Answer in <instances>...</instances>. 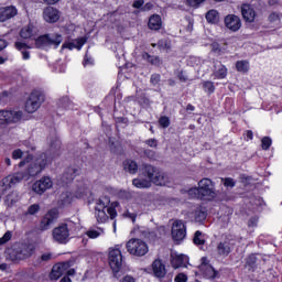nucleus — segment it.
<instances>
[{
	"mask_svg": "<svg viewBox=\"0 0 282 282\" xmlns=\"http://www.w3.org/2000/svg\"><path fill=\"white\" fill-rule=\"evenodd\" d=\"M188 281V278L184 273H180L175 278V282H186Z\"/></svg>",
	"mask_w": 282,
	"mask_h": 282,
	"instance_id": "5fc2aeb1",
	"label": "nucleus"
},
{
	"mask_svg": "<svg viewBox=\"0 0 282 282\" xmlns=\"http://www.w3.org/2000/svg\"><path fill=\"white\" fill-rule=\"evenodd\" d=\"M142 175L148 178L150 184H155V186H165L166 182H169L166 173L153 165H144Z\"/></svg>",
	"mask_w": 282,
	"mask_h": 282,
	"instance_id": "7ed1b4c3",
	"label": "nucleus"
},
{
	"mask_svg": "<svg viewBox=\"0 0 282 282\" xmlns=\"http://www.w3.org/2000/svg\"><path fill=\"white\" fill-rule=\"evenodd\" d=\"M236 69L237 72H241L242 74H246V72L250 69V63H248V61H238L236 63Z\"/></svg>",
	"mask_w": 282,
	"mask_h": 282,
	"instance_id": "72a5a7b5",
	"label": "nucleus"
},
{
	"mask_svg": "<svg viewBox=\"0 0 282 282\" xmlns=\"http://www.w3.org/2000/svg\"><path fill=\"white\" fill-rule=\"evenodd\" d=\"M53 258H54V254L46 252L40 257V261L41 263H47V261H52Z\"/></svg>",
	"mask_w": 282,
	"mask_h": 282,
	"instance_id": "de8ad7c7",
	"label": "nucleus"
},
{
	"mask_svg": "<svg viewBox=\"0 0 282 282\" xmlns=\"http://www.w3.org/2000/svg\"><path fill=\"white\" fill-rule=\"evenodd\" d=\"M105 230H102L101 228H97V229H88L86 231V235L89 239H98V237H100V235H104Z\"/></svg>",
	"mask_w": 282,
	"mask_h": 282,
	"instance_id": "473e14b6",
	"label": "nucleus"
},
{
	"mask_svg": "<svg viewBox=\"0 0 282 282\" xmlns=\"http://www.w3.org/2000/svg\"><path fill=\"white\" fill-rule=\"evenodd\" d=\"M121 282H135V279H133V276L131 275H126Z\"/></svg>",
	"mask_w": 282,
	"mask_h": 282,
	"instance_id": "338daca9",
	"label": "nucleus"
},
{
	"mask_svg": "<svg viewBox=\"0 0 282 282\" xmlns=\"http://www.w3.org/2000/svg\"><path fill=\"white\" fill-rule=\"evenodd\" d=\"M187 1V6H189L191 8H199V6H202V3H204V1L206 0H186Z\"/></svg>",
	"mask_w": 282,
	"mask_h": 282,
	"instance_id": "09e8293b",
	"label": "nucleus"
},
{
	"mask_svg": "<svg viewBox=\"0 0 282 282\" xmlns=\"http://www.w3.org/2000/svg\"><path fill=\"white\" fill-rule=\"evenodd\" d=\"M160 78H161L160 74L151 75V78H150L151 85H154V86L159 85L160 84Z\"/></svg>",
	"mask_w": 282,
	"mask_h": 282,
	"instance_id": "3c124183",
	"label": "nucleus"
},
{
	"mask_svg": "<svg viewBox=\"0 0 282 282\" xmlns=\"http://www.w3.org/2000/svg\"><path fill=\"white\" fill-rule=\"evenodd\" d=\"M254 138V134L252 133V130H247L246 131V140H252Z\"/></svg>",
	"mask_w": 282,
	"mask_h": 282,
	"instance_id": "69168bd1",
	"label": "nucleus"
},
{
	"mask_svg": "<svg viewBox=\"0 0 282 282\" xmlns=\"http://www.w3.org/2000/svg\"><path fill=\"white\" fill-rule=\"evenodd\" d=\"M225 28L230 32H239L241 30V19L235 14L225 17Z\"/></svg>",
	"mask_w": 282,
	"mask_h": 282,
	"instance_id": "dca6fc26",
	"label": "nucleus"
},
{
	"mask_svg": "<svg viewBox=\"0 0 282 282\" xmlns=\"http://www.w3.org/2000/svg\"><path fill=\"white\" fill-rule=\"evenodd\" d=\"M195 221H204L206 219V212L202 208H197L194 213Z\"/></svg>",
	"mask_w": 282,
	"mask_h": 282,
	"instance_id": "79ce46f5",
	"label": "nucleus"
},
{
	"mask_svg": "<svg viewBox=\"0 0 282 282\" xmlns=\"http://www.w3.org/2000/svg\"><path fill=\"white\" fill-rule=\"evenodd\" d=\"M43 19L46 23H56L61 19V13L54 7H46L43 10Z\"/></svg>",
	"mask_w": 282,
	"mask_h": 282,
	"instance_id": "6ab92c4d",
	"label": "nucleus"
},
{
	"mask_svg": "<svg viewBox=\"0 0 282 282\" xmlns=\"http://www.w3.org/2000/svg\"><path fill=\"white\" fill-rule=\"evenodd\" d=\"M123 170L130 175H135L138 173V163L131 159L123 161Z\"/></svg>",
	"mask_w": 282,
	"mask_h": 282,
	"instance_id": "bb28decb",
	"label": "nucleus"
},
{
	"mask_svg": "<svg viewBox=\"0 0 282 282\" xmlns=\"http://www.w3.org/2000/svg\"><path fill=\"white\" fill-rule=\"evenodd\" d=\"M76 173V171H74V169H68L66 175V182H72V180H74V177L76 175H74Z\"/></svg>",
	"mask_w": 282,
	"mask_h": 282,
	"instance_id": "864d4df0",
	"label": "nucleus"
},
{
	"mask_svg": "<svg viewBox=\"0 0 282 282\" xmlns=\"http://www.w3.org/2000/svg\"><path fill=\"white\" fill-rule=\"evenodd\" d=\"M205 19L207 23H212V25H217V23H219V11L215 9L209 10L206 13Z\"/></svg>",
	"mask_w": 282,
	"mask_h": 282,
	"instance_id": "cd10ccee",
	"label": "nucleus"
},
{
	"mask_svg": "<svg viewBox=\"0 0 282 282\" xmlns=\"http://www.w3.org/2000/svg\"><path fill=\"white\" fill-rule=\"evenodd\" d=\"M35 163L37 166L41 167L42 171H45L47 164H50V159L47 158L46 153H42L36 160Z\"/></svg>",
	"mask_w": 282,
	"mask_h": 282,
	"instance_id": "7c9ffc66",
	"label": "nucleus"
},
{
	"mask_svg": "<svg viewBox=\"0 0 282 282\" xmlns=\"http://www.w3.org/2000/svg\"><path fill=\"white\" fill-rule=\"evenodd\" d=\"M186 265H188V256L178 254L172 259V267L175 268V270H177V268H186Z\"/></svg>",
	"mask_w": 282,
	"mask_h": 282,
	"instance_id": "393cba45",
	"label": "nucleus"
},
{
	"mask_svg": "<svg viewBox=\"0 0 282 282\" xmlns=\"http://www.w3.org/2000/svg\"><path fill=\"white\" fill-rule=\"evenodd\" d=\"M69 270V264L67 262H62L53 265L50 279L52 281H58L59 278L63 276Z\"/></svg>",
	"mask_w": 282,
	"mask_h": 282,
	"instance_id": "a211bd4d",
	"label": "nucleus"
},
{
	"mask_svg": "<svg viewBox=\"0 0 282 282\" xmlns=\"http://www.w3.org/2000/svg\"><path fill=\"white\" fill-rule=\"evenodd\" d=\"M224 186H227L229 188H235V180L228 177V178H223Z\"/></svg>",
	"mask_w": 282,
	"mask_h": 282,
	"instance_id": "8fccbe9b",
	"label": "nucleus"
},
{
	"mask_svg": "<svg viewBox=\"0 0 282 282\" xmlns=\"http://www.w3.org/2000/svg\"><path fill=\"white\" fill-rule=\"evenodd\" d=\"M41 212V205L39 204H32L28 207L26 212L24 213L25 216L30 215V216H34V215H39V213Z\"/></svg>",
	"mask_w": 282,
	"mask_h": 282,
	"instance_id": "c9c22d12",
	"label": "nucleus"
},
{
	"mask_svg": "<svg viewBox=\"0 0 282 282\" xmlns=\"http://www.w3.org/2000/svg\"><path fill=\"white\" fill-rule=\"evenodd\" d=\"M7 254L11 261L15 263L25 261L34 254V246L32 245H14L13 248L7 250Z\"/></svg>",
	"mask_w": 282,
	"mask_h": 282,
	"instance_id": "20e7f679",
	"label": "nucleus"
},
{
	"mask_svg": "<svg viewBox=\"0 0 282 282\" xmlns=\"http://www.w3.org/2000/svg\"><path fill=\"white\" fill-rule=\"evenodd\" d=\"M87 43V37H78L73 42H66L62 45V50H83V45Z\"/></svg>",
	"mask_w": 282,
	"mask_h": 282,
	"instance_id": "5701e85b",
	"label": "nucleus"
},
{
	"mask_svg": "<svg viewBox=\"0 0 282 282\" xmlns=\"http://www.w3.org/2000/svg\"><path fill=\"white\" fill-rule=\"evenodd\" d=\"M62 197L64 198V199H62V205L63 206H67V204H72V200L69 199V194L68 193L63 194Z\"/></svg>",
	"mask_w": 282,
	"mask_h": 282,
	"instance_id": "6e6d98bb",
	"label": "nucleus"
},
{
	"mask_svg": "<svg viewBox=\"0 0 282 282\" xmlns=\"http://www.w3.org/2000/svg\"><path fill=\"white\" fill-rule=\"evenodd\" d=\"M15 47L20 52H22L23 61H30V51H26V50H30V46L26 43L17 42Z\"/></svg>",
	"mask_w": 282,
	"mask_h": 282,
	"instance_id": "c85d7f7f",
	"label": "nucleus"
},
{
	"mask_svg": "<svg viewBox=\"0 0 282 282\" xmlns=\"http://www.w3.org/2000/svg\"><path fill=\"white\" fill-rule=\"evenodd\" d=\"M213 76L218 80H224L228 76V68L221 63L215 64Z\"/></svg>",
	"mask_w": 282,
	"mask_h": 282,
	"instance_id": "b1692460",
	"label": "nucleus"
},
{
	"mask_svg": "<svg viewBox=\"0 0 282 282\" xmlns=\"http://www.w3.org/2000/svg\"><path fill=\"white\" fill-rule=\"evenodd\" d=\"M246 265L247 268H249V270H254L257 268V256L256 254L249 256L247 258Z\"/></svg>",
	"mask_w": 282,
	"mask_h": 282,
	"instance_id": "ea45409f",
	"label": "nucleus"
},
{
	"mask_svg": "<svg viewBox=\"0 0 282 282\" xmlns=\"http://www.w3.org/2000/svg\"><path fill=\"white\" fill-rule=\"evenodd\" d=\"M61 43H63V35L61 33H48L41 35L35 40V47L39 50L54 47L56 50Z\"/></svg>",
	"mask_w": 282,
	"mask_h": 282,
	"instance_id": "39448f33",
	"label": "nucleus"
},
{
	"mask_svg": "<svg viewBox=\"0 0 282 282\" xmlns=\"http://www.w3.org/2000/svg\"><path fill=\"white\" fill-rule=\"evenodd\" d=\"M32 160V155H28L25 161L20 162L19 166H25V164H28V162H30Z\"/></svg>",
	"mask_w": 282,
	"mask_h": 282,
	"instance_id": "774afa93",
	"label": "nucleus"
},
{
	"mask_svg": "<svg viewBox=\"0 0 282 282\" xmlns=\"http://www.w3.org/2000/svg\"><path fill=\"white\" fill-rule=\"evenodd\" d=\"M124 217H128L129 219H131V221L135 223V218L138 217L135 214L130 213V212H126L124 213Z\"/></svg>",
	"mask_w": 282,
	"mask_h": 282,
	"instance_id": "052dcab7",
	"label": "nucleus"
},
{
	"mask_svg": "<svg viewBox=\"0 0 282 282\" xmlns=\"http://www.w3.org/2000/svg\"><path fill=\"white\" fill-rule=\"evenodd\" d=\"M142 6H144V0H137L132 4V7L137 9H140Z\"/></svg>",
	"mask_w": 282,
	"mask_h": 282,
	"instance_id": "e2e57ef3",
	"label": "nucleus"
},
{
	"mask_svg": "<svg viewBox=\"0 0 282 282\" xmlns=\"http://www.w3.org/2000/svg\"><path fill=\"white\" fill-rule=\"evenodd\" d=\"M28 177V174L23 172H18L13 175H9L2 180V186H4L3 191H8L12 188V186H17L20 182H23Z\"/></svg>",
	"mask_w": 282,
	"mask_h": 282,
	"instance_id": "ddd939ff",
	"label": "nucleus"
},
{
	"mask_svg": "<svg viewBox=\"0 0 282 282\" xmlns=\"http://www.w3.org/2000/svg\"><path fill=\"white\" fill-rule=\"evenodd\" d=\"M195 246H204L206 243V239L204 238V234L202 231L197 230L194 234V239H193Z\"/></svg>",
	"mask_w": 282,
	"mask_h": 282,
	"instance_id": "e433bc0d",
	"label": "nucleus"
},
{
	"mask_svg": "<svg viewBox=\"0 0 282 282\" xmlns=\"http://www.w3.org/2000/svg\"><path fill=\"white\" fill-rule=\"evenodd\" d=\"M268 21L271 25H281V15L276 12H272L268 18Z\"/></svg>",
	"mask_w": 282,
	"mask_h": 282,
	"instance_id": "58836bf2",
	"label": "nucleus"
},
{
	"mask_svg": "<svg viewBox=\"0 0 282 282\" xmlns=\"http://www.w3.org/2000/svg\"><path fill=\"white\" fill-rule=\"evenodd\" d=\"M40 173H43V170L40 167V165H37L36 162L30 165L29 175L34 176L39 175Z\"/></svg>",
	"mask_w": 282,
	"mask_h": 282,
	"instance_id": "a19ab883",
	"label": "nucleus"
},
{
	"mask_svg": "<svg viewBox=\"0 0 282 282\" xmlns=\"http://www.w3.org/2000/svg\"><path fill=\"white\" fill-rule=\"evenodd\" d=\"M58 219V209L48 210L40 223V230H50V226Z\"/></svg>",
	"mask_w": 282,
	"mask_h": 282,
	"instance_id": "4468645a",
	"label": "nucleus"
},
{
	"mask_svg": "<svg viewBox=\"0 0 282 282\" xmlns=\"http://www.w3.org/2000/svg\"><path fill=\"white\" fill-rule=\"evenodd\" d=\"M200 274L205 276L206 279H217V271L210 263H208L207 258H202V263L199 265Z\"/></svg>",
	"mask_w": 282,
	"mask_h": 282,
	"instance_id": "2eb2a0df",
	"label": "nucleus"
},
{
	"mask_svg": "<svg viewBox=\"0 0 282 282\" xmlns=\"http://www.w3.org/2000/svg\"><path fill=\"white\" fill-rule=\"evenodd\" d=\"M12 239V231H7L3 237L0 238V246H3L4 243H8Z\"/></svg>",
	"mask_w": 282,
	"mask_h": 282,
	"instance_id": "49530a36",
	"label": "nucleus"
},
{
	"mask_svg": "<svg viewBox=\"0 0 282 282\" xmlns=\"http://www.w3.org/2000/svg\"><path fill=\"white\" fill-rule=\"evenodd\" d=\"M109 204H111V200L107 196L97 200L95 206V217L98 224H105L109 217L110 219H116V217H118V212H116V208L109 207Z\"/></svg>",
	"mask_w": 282,
	"mask_h": 282,
	"instance_id": "f03ea898",
	"label": "nucleus"
},
{
	"mask_svg": "<svg viewBox=\"0 0 282 282\" xmlns=\"http://www.w3.org/2000/svg\"><path fill=\"white\" fill-rule=\"evenodd\" d=\"M17 202H19V193L11 192L6 196L7 206H13V204H17Z\"/></svg>",
	"mask_w": 282,
	"mask_h": 282,
	"instance_id": "2f4dec72",
	"label": "nucleus"
},
{
	"mask_svg": "<svg viewBox=\"0 0 282 282\" xmlns=\"http://www.w3.org/2000/svg\"><path fill=\"white\" fill-rule=\"evenodd\" d=\"M187 195L196 199H215L217 197L215 183L210 178H203L198 182V187H192L187 191Z\"/></svg>",
	"mask_w": 282,
	"mask_h": 282,
	"instance_id": "f257e3e1",
	"label": "nucleus"
},
{
	"mask_svg": "<svg viewBox=\"0 0 282 282\" xmlns=\"http://www.w3.org/2000/svg\"><path fill=\"white\" fill-rule=\"evenodd\" d=\"M241 14L247 23H254V19H257V11H254V8L249 3L241 6Z\"/></svg>",
	"mask_w": 282,
	"mask_h": 282,
	"instance_id": "aec40b11",
	"label": "nucleus"
},
{
	"mask_svg": "<svg viewBox=\"0 0 282 282\" xmlns=\"http://www.w3.org/2000/svg\"><path fill=\"white\" fill-rule=\"evenodd\" d=\"M152 272L156 279H164L166 276V265L161 259H155L152 262Z\"/></svg>",
	"mask_w": 282,
	"mask_h": 282,
	"instance_id": "412c9836",
	"label": "nucleus"
},
{
	"mask_svg": "<svg viewBox=\"0 0 282 282\" xmlns=\"http://www.w3.org/2000/svg\"><path fill=\"white\" fill-rule=\"evenodd\" d=\"M126 249L133 257H144L149 252V245L139 238H132L126 243Z\"/></svg>",
	"mask_w": 282,
	"mask_h": 282,
	"instance_id": "423d86ee",
	"label": "nucleus"
},
{
	"mask_svg": "<svg viewBox=\"0 0 282 282\" xmlns=\"http://www.w3.org/2000/svg\"><path fill=\"white\" fill-rule=\"evenodd\" d=\"M19 14V10L14 6L0 7V23H6L10 19H14Z\"/></svg>",
	"mask_w": 282,
	"mask_h": 282,
	"instance_id": "f3484780",
	"label": "nucleus"
},
{
	"mask_svg": "<svg viewBox=\"0 0 282 282\" xmlns=\"http://www.w3.org/2000/svg\"><path fill=\"white\" fill-rule=\"evenodd\" d=\"M34 32V28L31 25L24 26L21 32H20V36L22 39H32V34Z\"/></svg>",
	"mask_w": 282,
	"mask_h": 282,
	"instance_id": "4c0bfd02",
	"label": "nucleus"
},
{
	"mask_svg": "<svg viewBox=\"0 0 282 282\" xmlns=\"http://www.w3.org/2000/svg\"><path fill=\"white\" fill-rule=\"evenodd\" d=\"M87 65H94V58L89 57L86 53L84 58V66L87 67Z\"/></svg>",
	"mask_w": 282,
	"mask_h": 282,
	"instance_id": "13d9d810",
	"label": "nucleus"
},
{
	"mask_svg": "<svg viewBox=\"0 0 282 282\" xmlns=\"http://www.w3.org/2000/svg\"><path fill=\"white\" fill-rule=\"evenodd\" d=\"M45 101V96L41 94V91L35 90L31 93L29 99L25 102V111L28 113H34L41 105Z\"/></svg>",
	"mask_w": 282,
	"mask_h": 282,
	"instance_id": "6e6552de",
	"label": "nucleus"
},
{
	"mask_svg": "<svg viewBox=\"0 0 282 282\" xmlns=\"http://www.w3.org/2000/svg\"><path fill=\"white\" fill-rule=\"evenodd\" d=\"M52 236L57 243H67V241H69V228L67 224L55 227L52 231Z\"/></svg>",
	"mask_w": 282,
	"mask_h": 282,
	"instance_id": "9d476101",
	"label": "nucleus"
},
{
	"mask_svg": "<svg viewBox=\"0 0 282 282\" xmlns=\"http://www.w3.org/2000/svg\"><path fill=\"white\" fill-rule=\"evenodd\" d=\"M159 123L163 129H169V127H171V119H169L166 116H163L159 119Z\"/></svg>",
	"mask_w": 282,
	"mask_h": 282,
	"instance_id": "a18cd8bd",
	"label": "nucleus"
},
{
	"mask_svg": "<svg viewBox=\"0 0 282 282\" xmlns=\"http://www.w3.org/2000/svg\"><path fill=\"white\" fill-rule=\"evenodd\" d=\"M270 147H272V139H270L269 137L262 138L261 148L263 149V151H268Z\"/></svg>",
	"mask_w": 282,
	"mask_h": 282,
	"instance_id": "c03bdc74",
	"label": "nucleus"
},
{
	"mask_svg": "<svg viewBox=\"0 0 282 282\" xmlns=\"http://www.w3.org/2000/svg\"><path fill=\"white\" fill-rule=\"evenodd\" d=\"M148 26L150 30L154 31L162 30V17L159 14L151 15L148 22Z\"/></svg>",
	"mask_w": 282,
	"mask_h": 282,
	"instance_id": "a878e982",
	"label": "nucleus"
},
{
	"mask_svg": "<svg viewBox=\"0 0 282 282\" xmlns=\"http://www.w3.org/2000/svg\"><path fill=\"white\" fill-rule=\"evenodd\" d=\"M54 186V181L50 176H42L39 181L33 183L32 191L36 195H43L46 191H50Z\"/></svg>",
	"mask_w": 282,
	"mask_h": 282,
	"instance_id": "1a4fd4ad",
	"label": "nucleus"
},
{
	"mask_svg": "<svg viewBox=\"0 0 282 282\" xmlns=\"http://www.w3.org/2000/svg\"><path fill=\"white\" fill-rule=\"evenodd\" d=\"M133 186H135V188H151V181H149L148 177L145 178H134L132 181Z\"/></svg>",
	"mask_w": 282,
	"mask_h": 282,
	"instance_id": "c756f323",
	"label": "nucleus"
},
{
	"mask_svg": "<svg viewBox=\"0 0 282 282\" xmlns=\"http://www.w3.org/2000/svg\"><path fill=\"white\" fill-rule=\"evenodd\" d=\"M178 79L181 80V83H186V80H188V76L184 72H181L178 74Z\"/></svg>",
	"mask_w": 282,
	"mask_h": 282,
	"instance_id": "680f3d73",
	"label": "nucleus"
},
{
	"mask_svg": "<svg viewBox=\"0 0 282 282\" xmlns=\"http://www.w3.org/2000/svg\"><path fill=\"white\" fill-rule=\"evenodd\" d=\"M257 224H259V218L257 217H253V218H250L248 225L251 227V228H257Z\"/></svg>",
	"mask_w": 282,
	"mask_h": 282,
	"instance_id": "bf43d9fd",
	"label": "nucleus"
},
{
	"mask_svg": "<svg viewBox=\"0 0 282 282\" xmlns=\"http://www.w3.org/2000/svg\"><path fill=\"white\" fill-rule=\"evenodd\" d=\"M108 261L112 272H120V268H122V251H120V246L109 249Z\"/></svg>",
	"mask_w": 282,
	"mask_h": 282,
	"instance_id": "0eeeda50",
	"label": "nucleus"
},
{
	"mask_svg": "<svg viewBox=\"0 0 282 282\" xmlns=\"http://www.w3.org/2000/svg\"><path fill=\"white\" fill-rule=\"evenodd\" d=\"M23 113L21 111L0 110V124H12L19 122Z\"/></svg>",
	"mask_w": 282,
	"mask_h": 282,
	"instance_id": "f8f14e48",
	"label": "nucleus"
},
{
	"mask_svg": "<svg viewBox=\"0 0 282 282\" xmlns=\"http://www.w3.org/2000/svg\"><path fill=\"white\" fill-rule=\"evenodd\" d=\"M13 160H21L23 158V151L21 149L14 150L12 152Z\"/></svg>",
	"mask_w": 282,
	"mask_h": 282,
	"instance_id": "603ef678",
	"label": "nucleus"
},
{
	"mask_svg": "<svg viewBox=\"0 0 282 282\" xmlns=\"http://www.w3.org/2000/svg\"><path fill=\"white\" fill-rule=\"evenodd\" d=\"M143 58L148 62L151 63V65H162V59L158 56L149 55V53H143Z\"/></svg>",
	"mask_w": 282,
	"mask_h": 282,
	"instance_id": "f704fd0d",
	"label": "nucleus"
},
{
	"mask_svg": "<svg viewBox=\"0 0 282 282\" xmlns=\"http://www.w3.org/2000/svg\"><path fill=\"white\" fill-rule=\"evenodd\" d=\"M145 144H148V147H151L152 149H155L158 147V140L149 139L145 141Z\"/></svg>",
	"mask_w": 282,
	"mask_h": 282,
	"instance_id": "4d7b16f0",
	"label": "nucleus"
},
{
	"mask_svg": "<svg viewBox=\"0 0 282 282\" xmlns=\"http://www.w3.org/2000/svg\"><path fill=\"white\" fill-rule=\"evenodd\" d=\"M172 239L184 241L186 239V225L182 220H175L172 225Z\"/></svg>",
	"mask_w": 282,
	"mask_h": 282,
	"instance_id": "9b49d317",
	"label": "nucleus"
},
{
	"mask_svg": "<svg viewBox=\"0 0 282 282\" xmlns=\"http://www.w3.org/2000/svg\"><path fill=\"white\" fill-rule=\"evenodd\" d=\"M46 6H56L61 0H42Z\"/></svg>",
	"mask_w": 282,
	"mask_h": 282,
	"instance_id": "0e129e2a",
	"label": "nucleus"
},
{
	"mask_svg": "<svg viewBox=\"0 0 282 282\" xmlns=\"http://www.w3.org/2000/svg\"><path fill=\"white\" fill-rule=\"evenodd\" d=\"M216 252L218 257H228L232 252V243L230 240H223L217 243Z\"/></svg>",
	"mask_w": 282,
	"mask_h": 282,
	"instance_id": "4be33fe9",
	"label": "nucleus"
},
{
	"mask_svg": "<svg viewBox=\"0 0 282 282\" xmlns=\"http://www.w3.org/2000/svg\"><path fill=\"white\" fill-rule=\"evenodd\" d=\"M203 88H204V91H206L207 94L215 93V84L213 82H204Z\"/></svg>",
	"mask_w": 282,
	"mask_h": 282,
	"instance_id": "37998d69",
	"label": "nucleus"
}]
</instances>
